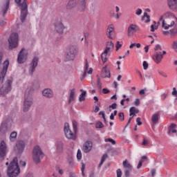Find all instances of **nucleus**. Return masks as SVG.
Segmentation results:
<instances>
[{"instance_id":"obj_52","label":"nucleus","mask_w":177,"mask_h":177,"mask_svg":"<svg viewBox=\"0 0 177 177\" xmlns=\"http://www.w3.org/2000/svg\"><path fill=\"white\" fill-rule=\"evenodd\" d=\"M144 17H147V20L145 21L147 23H150V17L147 15V12L144 13Z\"/></svg>"},{"instance_id":"obj_16","label":"nucleus","mask_w":177,"mask_h":177,"mask_svg":"<svg viewBox=\"0 0 177 177\" xmlns=\"http://www.w3.org/2000/svg\"><path fill=\"white\" fill-rule=\"evenodd\" d=\"M93 147V143L92 141L87 140L83 145V151L84 153H88L92 151V148Z\"/></svg>"},{"instance_id":"obj_32","label":"nucleus","mask_w":177,"mask_h":177,"mask_svg":"<svg viewBox=\"0 0 177 177\" xmlns=\"http://www.w3.org/2000/svg\"><path fill=\"white\" fill-rule=\"evenodd\" d=\"M17 138V132L12 131L10 135V142H16Z\"/></svg>"},{"instance_id":"obj_42","label":"nucleus","mask_w":177,"mask_h":177,"mask_svg":"<svg viewBox=\"0 0 177 177\" xmlns=\"http://www.w3.org/2000/svg\"><path fill=\"white\" fill-rule=\"evenodd\" d=\"M77 160H81L82 158V153H81L80 149L77 150Z\"/></svg>"},{"instance_id":"obj_8","label":"nucleus","mask_w":177,"mask_h":177,"mask_svg":"<svg viewBox=\"0 0 177 177\" xmlns=\"http://www.w3.org/2000/svg\"><path fill=\"white\" fill-rule=\"evenodd\" d=\"M53 26L55 30L58 34H63L64 32V30H66V26H64L62 18H57L54 21Z\"/></svg>"},{"instance_id":"obj_14","label":"nucleus","mask_w":177,"mask_h":177,"mask_svg":"<svg viewBox=\"0 0 177 177\" xmlns=\"http://www.w3.org/2000/svg\"><path fill=\"white\" fill-rule=\"evenodd\" d=\"M3 64L4 66L0 75V84H2L3 82L5 77L6 75V73H8V68L9 67V61H5Z\"/></svg>"},{"instance_id":"obj_10","label":"nucleus","mask_w":177,"mask_h":177,"mask_svg":"<svg viewBox=\"0 0 177 177\" xmlns=\"http://www.w3.org/2000/svg\"><path fill=\"white\" fill-rule=\"evenodd\" d=\"M64 131L67 139L75 140V134H74L73 132L71 131V129H70V124H68V122L64 124Z\"/></svg>"},{"instance_id":"obj_64","label":"nucleus","mask_w":177,"mask_h":177,"mask_svg":"<svg viewBox=\"0 0 177 177\" xmlns=\"http://www.w3.org/2000/svg\"><path fill=\"white\" fill-rule=\"evenodd\" d=\"M26 161H20L19 162V165H21V167H26Z\"/></svg>"},{"instance_id":"obj_56","label":"nucleus","mask_w":177,"mask_h":177,"mask_svg":"<svg viewBox=\"0 0 177 177\" xmlns=\"http://www.w3.org/2000/svg\"><path fill=\"white\" fill-rule=\"evenodd\" d=\"M109 109H112L113 110H115L117 109V104L113 103L111 105L109 106Z\"/></svg>"},{"instance_id":"obj_5","label":"nucleus","mask_w":177,"mask_h":177,"mask_svg":"<svg viewBox=\"0 0 177 177\" xmlns=\"http://www.w3.org/2000/svg\"><path fill=\"white\" fill-rule=\"evenodd\" d=\"M44 152L39 146H35L32 151V160L35 164H39L41 160L44 158Z\"/></svg>"},{"instance_id":"obj_25","label":"nucleus","mask_w":177,"mask_h":177,"mask_svg":"<svg viewBox=\"0 0 177 177\" xmlns=\"http://www.w3.org/2000/svg\"><path fill=\"white\" fill-rule=\"evenodd\" d=\"M127 32L129 37H132V35H133V32H136V25H130L128 28Z\"/></svg>"},{"instance_id":"obj_31","label":"nucleus","mask_w":177,"mask_h":177,"mask_svg":"<svg viewBox=\"0 0 177 177\" xmlns=\"http://www.w3.org/2000/svg\"><path fill=\"white\" fill-rule=\"evenodd\" d=\"M106 48H107L111 52H113V50L114 49V43H113V41L106 42Z\"/></svg>"},{"instance_id":"obj_11","label":"nucleus","mask_w":177,"mask_h":177,"mask_svg":"<svg viewBox=\"0 0 177 177\" xmlns=\"http://www.w3.org/2000/svg\"><path fill=\"white\" fill-rule=\"evenodd\" d=\"M27 51H26V49L22 48L20 52L18 54L17 57V62L19 64H23V63H25L27 60Z\"/></svg>"},{"instance_id":"obj_45","label":"nucleus","mask_w":177,"mask_h":177,"mask_svg":"<svg viewBox=\"0 0 177 177\" xmlns=\"http://www.w3.org/2000/svg\"><path fill=\"white\" fill-rule=\"evenodd\" d=\"M118 115H119V118H120V120H121V121H124V120H125L124 113L120 112L118 113Z\"/></svg>"},{"instance_id":"obj_54","label":"nucleus","mask_w":177,"mask_h":177,"mask_svg":"<svg viewBox=\"0 0 177 177\" xmlns=\"http://www.w3.org/2000/svg\"><path fill=\"white\" fill-rule=\"evenodd\" d=\"M171 95H173V96H175L177 99V91H176V88L174 87L173 88V91L171 93Z\"/></svg>"},{"instance_id":"obj_13","label":"nucleus","mask_w":177,"mask_h":177,"mask_svg":"<svg viewBox=\"0 0 177 177\" xmlns=\"http://www.w3.org/2000/svg\"><path fill=\"white\" fill-rule=\"evenodd\" d=\"M10 4V0H4L0 9V15L4 17L5 15L8 12L9 9V5Z\"/></svg>"},{"instance_id":"obj_51","label":"nucleus","mask_w":177,"mask_h":177,"mask_svg":"<svg viewBox=\"0 0 177 177\" xmlns=\"http://www.w3.org/2000/svg\"><path fill=\"white\" fill-rule=\"evenodd\" d=\"M156 52H160L161 50V46L160 44H157L154 48Z\"/></svg>"},{"instance_id":"obj_9","label":"nucleus","mask_w":177,"mask_h":177,"mask_svg":"<svg viewBox=\"0 0 177 177\" xmlns=\"http://www.w3.org/2000/svg\"><path fill=\"white\" fill-rule=\"evenodd\" d=\"M32 103H34L32 97L30 95H25V99L23 105V111L24 113H27V111H28V110L31 109Z\"/></svg>"},{"instance_id":"obj_47","label":"nucleus","mask_w":177,"mask_h":177,"mask_svg":"<svg viewBox=\"0 0 177 177\" xmlns=\"http://www.w3.org/2000/svg\"><path fill=\"white\" fill-rule=\"evenodd\" d=\"M105 142H110L113 145H115L116 143L115 140H113L112 138H106Z\"/></svg>"},{"instance_id":"obj_44","label":"nucleus","mask_w":177,"mask_h":177,"mask_svg":"<svg viewBox=\"0 0 177 177\" xmlns=\"http://www.w3.org/2000/svg\"><path fill=\"white\" fill-rule=\"evenodd\" d=\"M116 174L117 177H122V171H121V169H118L116 170Z\"/></svg>"},{"instance_id":"obj_34","label":"nucleus","mask_w":177,"mask_h":177,"mask_svg":"<svg viewBox=\"0 0 177 177\" xmlns=\"http://www.w3.org/2000/svg\"><path fill=\"white\" fill-rule=\"evenodd\" d=\"M8 132V127L5 124H1L0 127V133H6Z\"/></svg>"},{"instance_id":"obj_63","label":"nucleus","mask_w":177,"mask_h":177,"mask_svg":"<svg viewBox=\"0 0 177 177\" xmlns=\"http://www.w3.org/2000/svg\"><path fill=\"white\" fill-rule=\"evenodd\" d=\"M151 176H152V177L156 176V169H152L151 170Z\"/></svg>"},{"instance_id":"obj_12","label":"nucleus","mask_w":177,"mask_h":177,"mask_svg":"<svg viewBox=\"0 0 177 177\" xmlns=\"http://www.w3.org/2000/svg\"><path fill=\"white\" fill-rule=\"evenodd\" d=\"M38 62H39V58H38V57H35L32 60L29 68V74L30 75H32V74H34L35 68H37V67L38 66Z\"/></svg>"},{"instance_id":"obj_40","label":"nucleus","mask_w":177,"mask_h":177,"mask_svg":"<svg viewBox=\"0 0 177 177\" xmlns=\"http://www.w3.org/2000/svg\"><path fill=\"white\" fill-rule=\"evenodd\" d=\"M56 171H57V172L59 175H63V174H64V171H63V169H62V167H60V166L56 167Z\"/></svg>"},{"instance_id":"obj_1","label":"nucleus","mask_w":177,"mask_h":177,"mask_svg":"<svg viewBox=\"0 0 177 177\" xmlns=\"http://www.w3.org/2000/svg\"><path fill=\"white\" fill-rule=\"evenodd\" d=\"M160 21H162V28L163 35H170L171 38H175L177 35V18L172 12H167L162 15L160 18Z\"/></svg>"},{"instance_id":"obj_62","label":"nucleus","mask_w":177,"mask_h":177,"mask_svg":"<svg viewBox=\"0 0 177 177\" xmlns=\"http://www.w3.org/2000/svg\"><path fill=\"white\" fill-rule=\"evenodd\" d=\"M131 171V170H128V169H126L124 171V176L125 177H129V171Z\"/></svg>"},{"instance_id":"obj_3","label":"nucleus","mask_w":177,"mask_h":177,"mask_svg":"<svg viewBox=\"0 0 177 177\" xmlns=\"http://www.w3.org/2000/svg\"><path fill=\"white\" fill-rule=\"evenodd\" d=\"M15 2L19 5L21 9V23H24L26 19H27V15H28V6H27V3L26 0H15Z\"/></svg>"},{"instance_id":"obj_58","label":"nucleus","mask_w":177,"mask_h":177,"mask_svg":"<svg viewBox=\"0 0 177 177\" xmlns=\"http://www.w3.org/2000/svg\"><path fill=\"white\" fill-rule=\"evenodd\" d=\"M176 133V129H169V134Z\"/></svg>"},{"instance_id":"obj_4","label":"nucleus","mask_w":177,"mask_h":177,"mask_svg":"<svg viewBox=\"0 0 177 177\" xmlns=\"http://www.w3.org/2000/svg\"><path fill=\"white\" fill-rule=\"evenodd\" d=\"M78 6L79 10L84 12L86 6V0H70L66 6L67 9H73Z\"/></svg>"},{"instance_id":"obj_35","label":"nucleus","mask_w":177,"mask_h":177,"mask_svg":"<svg viewBox=\"0 0 177 177\" xmlns=\"http://www.w3.org/2000/svg\"><path fill=\"white\" fill-rule=\"evenodd\" d=\"M95 128L97 129H102V128H104V124L100 121H97L95 123Z\"/></svg>"},{"instance_id":"obj_30","label":"nucleus","mask_w":177,"mask_h":177,"mask_svg":"<svg viewBox=\"0 0 177 177\" xmlns=\"http://www.w3.org/2000/svg\"><path fill=\"white\" fill-rule=\"evenodd\" d=\"M122 165L125 169H128L129 171H132V165L129 163L128 160H125L122 162Z\"/></svg>"},{"instance_id":"obj_36","label":"nucleus","mask_w":177,"mask_h":177,"mask_svg":"<svg viewBox=\"0 0 177 177\" xmlns=\"http://www.w3.org/2000/svg\"><path fill=\"white\" fill-rule=\"evenodd\" d=\"M86 96V91H83V93H82L80 95L79 102H84V100H85Z\"/></svg>"},{"instance_id":"obj_29","label":"nucleus","mask_w":177,"mask_h":177,"mask_svg":"<svg viewBox=\"0 0 177 177\" xmlns=\"http://www.w3.org/2000/svg\"><path fill=\"white\" fill-rule=\"evenodd\" d=\"M75 97V88H73L72 90H70V95H69V100L68 103H71V102H74Z\"/></svg>"},{"instance_id":"obj_33","label":"nucleus","mask_w":177,"mask_h":177,"mask_svg":"<svg viewBox=\"0 0 177 177\" xmlns=\"http://www.w3.org/2000/svg\"><path fill=\"white\" fill-rule=\"evenodd\" d=\"M158 115H160L158 113H155L151 117V122L153 124H158Z\"/></svg>"},{"instance_id":"obj_37","label":"nucleus","mask_w":177,"mask_h":177,"mask_svg":"<svg viewBox=\"0 0 177 177\" xmlns=\"http://www.w3.org/2000/svg\"><path fill=\"white\" fill-rule=\"evenodd\" d=\"M106 158H107V154L104 153L102 157V160L98 165V168H100V167H102V165H103V162H104V161H106Z\"/></svg>"},{"instance_id":"obj_59","label":"nucleus","mask_w":177,"mask_h":177,"mask_svg":"<svg viewBox=\"0 0 177 177\" xmlns=\"http://www.w3.org/2000/svg\"><path fill=\"white\" fill-rule=\"evenodd\" d=\"M135 106H139L140 104V100L138 98L136 99V101L134 102Z\"/></svg>"},{"instance_id":"obj_23","label":"nucleus","mask_w":177,"mask_h":177,"mask_svg":"<svg viewBox=\"0 0 177 177\" xmlns=\"http://www.w3.org/2000/svg\"><path fill=\"white\" fill-rule=\"evenodd\" d=\"M111 53V51L110 50L105 48V50L101 55V59H102L103 63H106V62H107V60H108L107 55H110Z\"/></svg>"},{"instance_id":"obj_41","label":"nucleus","mask_w":177,"mask_h":177,"mask_svg":"<svg viewBox=\"0 0 177 177\" xmlns=\"http://www.w3.org/2000/svg\"><path fill=\"white\" fill-rule=\"evenodd\" d=\"M97 86L98 89L102 90V82H100V78H99V75H97Z\"/></svg>"},{"instance_id":"obj_6","label":"nucleus","mask_w":177,"mask_h":177,"mask_svg":"<svg viewBox=\"0 0 177 177\" xmlns=\"http://www.w3.org/2000/svg\"><path fill=\"white\" fill-rule=\"evenodd\" d=\"M13 82V78L10 77L5 84L0 88V95L5 96V95H8L9 92L12 91V84Z\"/></svg>"},{"instance_id":"obj_15","label":"nucleus","mask_w":177,"mask_h":177,"mask_svg":"<svg viewBox=\"0 0 177 177\" xmlns=\"http://www.w3.org/2000/svg\"><path fill=\"white\" fill-rule=\"evenodd\" d=\"M8 153V146H6V142L2 140L0 142V157L1 158H4Z\"/></svg>"},{"instance_id":"obj_46","label":"nucleus","mask_w":177,"mask_h":177,"mask_svg":"<svg viewBox=\"0 0 177 177\" xmlns=\"http://www.w3.org/2000/svg\"><path fill=\"white\" fill-rule=\"evenodd\" d=\"M142 66H143L144 70H147V68H149V64H147V62L146 61L143 62Z\"/></svg>"},{"instance_id":"obj_22","label":"nucleus","mask_w":177,"mask_h":177,"mask_svg":"<svg viewBox=\"0 0 177 177\" xmlns=\"http://www.w3.org/2000/svg\"><path fill=\"white\" fill-rule=\"evenodd\" d=\"M110 77H111L110 71L107 69V66L104 67L101 73V77L110 78Z\"/></svg>"},{"instance_id":"obj_55","label":"nucleus","mask_w":177,"mask_h":177,"mask_svg":"<svg viewBox=\"0 0 177 177\" xmlns=\"http://www.w3.org/2000/svg\"><path fill=\"white\" fill-rule=\"evenodd\" d=\"M142 9L138 8L136 11V15H137V16H140V15H142Z\"/></svg>"},{"instance_id":"obj_24","label":"nucleus","mask_w":177,"mask_h":177,"mask_svg":"<svg viewBox=\"0 0 177 177\" xmlns=\"http://www.w3.org/2000/svg\"><path fill=\"white\" fill-rule=\"evenodd\" d=\"M77 57V55L73 54V53H69L68 51H66V55H65V60L66 62H70L74 60L75 57Z\"/></svg>"},{"instance_id":"obj_39","label":"nucleus","mask_w":177,"mask_h":177,"mask_svg":"<svg viewBox=\"0 0 177 177\" xmlns=\"http://www.w3.org/2000/svg\"><path fill=\"white\" fill-rule=\"evenodd\" d=\"M93 73V69L92 68H90L88 71H84V73L82 75V78H85L86 77V74H92Z\"/></svg>"},{"instance_id":"obj_61","label":"nucleus","mask_w":177,"mask_h":177,"mask_svg":"<svg viewBox=\"0 0 177 177\" xmlns=\"http://www.w3.org/2000/svg\"><path fill=\"white\" fill-rule=\"evenodd\" d=\"M102 92L103 93H104L105 95H107V93H110V90L107 89V88H103L102 89Z\"/></svg>"},{"instance_id":"obj_38","label":"nucleus","mask_w":177,"mask_h":177,"mask_svg":"<svg viewBox=\"0 0 177 177\" xmlns=\"http://www.w3.org/2000/svg\"><path fill=\"white\" fill-rule=\"evenodd\" d=\"M73 131L75 132V133H76L77 131H78V123L77 122V121L73 120Z\"/></svg>"},{"instance_id":"obj_17","label":"nucleus","mask_w":177,"mask_h":177,"mask_svg":"<svg viewBox=\"0 0 177 177\" xmlns=\"http://www.w3.org/2000/svg\"><path fill=\"white\" fill-rule=\"evenodd\" d=\"M164 57V55H162V53H161V51H156L155 52L153 59L156 64H159V63H161V60H162Z\"/></svg>"},{"instance_id":"obj_7","label":"nucleus","mask_w":177,"mask_h":177,"mask_svg":"<svg viewBox=\"0 0 177 177\" xmlns=\"http://www.w3.org/2000/svg\"><path fill=\"white\" fill-rule=\"evenodd\" d=\"M19 45V35L17 33H12L8 38L9 49H15Z\"/></svg>"},{"instance_id":"obj_48","label":"nucleus","mask_w":177,"mask_h":177,"mask_svg":"<svg viewBox=\"0 0 177 177\" xmlns=\"http://www.w3.org/2000/svg\"><path fill=\"white\" fill-rule=\"evenodd\" d=\"M81 171H82V176H85V173H84V171H85V164H84V163L82 164Z\"/></svg>"},{"instance_id":"obj_50","label":"nucleus","mask_w":177,"mask_h":177,"mask_svg":"<svg viewBox=\"0 0 177 177\" xmlns=\"http://www.w3.org/2000/svg\"><path fill=\"white\" fill-rule=\"evenodd\" d=\"M149 145V140H147L146 138L143 139V141L142 142V146H147Z\"/></svg>"},{"instance_id":"obj_43","label":"nucleus","mask_w":177,"mask_h":177,"mask_svg":"<svg viewBox=\"0 0 177 177\" xmlns=\"http://www.w3.org/2000/svg\"><path fill=\"white\" fill-rule=\"evenodd\" d=\"M172 49L175 50L177 52V41H174L171 45Z\"/></svg>"},{"instance_id":"obj_20","label":"nucleus","mask_w":177,"mask_h":177,"mask_svg":"<svg viewBox=\"0 0 177 177\" xmlns=\"http://www.w3.org/2000/svg\"><path fill=\"white\" fill-rule=\"evenodd\" d=\"M66 52L73 53V55H77V53H78V47H77L75 44H70L69 46H68Z\"/></svg>"},{"instance_id":"obj_21","label":"nucleus","mask_w":177,"mask_h":177,"mask_svg":"<svg viewBox=\"0 0 177 177\" xmlns=\"http://www.w3.org/2000/svg\"><path fill=\"white\" fill-rule=\"evenodd\" d=\"M16 147L19 153H23L24 147H26V142L23 140H19L16 143Z\"/></svg>"},{"instance_id":"obj_57","label":"nucleus","mask_w":177,"mask_h":177,"mask_svg":"<svg viewBox=\"0 0 177 177\" xmlns=\"http://www.w3.org/2000/svg\"><path fill=\"white\" fill-rule=\"evenodd\" d=\"M88 68H89V64H88V60L86 59V64L84 66V71H88Z\"/></svg>"},{"instance_id":"obj_18","label":"nucleus","mask_w":177,"mask_h":177,"mask_svg":"<svg viewBox=\"0 0 177 177\" xmlns=\"http://www.w3.org/2000/svg\"><path fill=\"white\" fill-rule=\"evenodd\" d=\"M167 5L173 12H177V0H167Z\"/></svg>"},{"instance_id":"obj_60","label":"nucleus","mask_w":177,"mask_h":177,"mask_svg":"<svg viewBox=\"0 0 177 177\" xmlns=\"http://www.w3.org/2000/svg\"><path fill=\"white\" fill-rule=\"evenodd\" d=\"M142 119L140 118H137L136 119V122H137V125H142Z\"/></svg>"},{"instance_id":"obj_26","label":"nucleus","mask_w":177,"mask_h":177,"mask_svg":"<svg viewBox=\"0 0 177 177\" xmlns=\"http://www.w3.org/2000/svg\"><path fill=\"white\" fill-rule=\"evenodd\" d=\"M64 147V144L62 141H59L57 142V152L61 154L63 153V149Z\"/></svg>"},{"instance_id":"obj_19","label":"nucleus","mask_w":177,"mask_h":177,"mask_svg":"<svg viewBox=\"0 0 177 177\" xmlns=\"http://www.w3.org/2000/svg\"><path fill=\"white\" fill-rule=\"evenodd\" d=\"M42 95L44 97H47V99H52L53 97V91L50 88H45L42 91Z\"/></svg>"},{"instance_id":"obj_27","label":"nucleus","mask_w":177,"mask_h":177,"mask_svg":"<svg viewBox=\"0 0 177 177\" xmlns=\"http://www.w3.org/2000/svg\"><path fill=\"white\" fill-rule=\"evenodd\" d=\"M130 117H135L138 113H139V109H136L135 106H132L129 109Z\"/></svg>"},{"instance_id":"obj_2","label":"nucleus","mask_w":177,"mask_h":177,"mask_svg":"<svg viewBox=\"0 0 177 177\" xmlns=\"http://www.w3.org/2000/svg\"><path fill=\"white\" fill-rule=\"evenodd\" d=\"M7 174L9 177H16L20 174V168L17 162V157L13 158L8 168Z\"/></svg>"},{"instance_id":"obj_28","label":"nucleus","mask_w":177,"mask_h":177,"mask_svg":"<svg viewBox=\"0 0 177 177\" xmlns=\"http://www.w3.org/2000/svg\"><path fill=\"white\" fill-rule=\"evenodd\" d=\"M113 31H114V27H113V25H109L106 31V35L109 39H113L111 37V32H113Z\"/></svg>"},{"instance_id":"obj_53","label":"nucleus","mask_w":177,"mask_h":177,"mask_svg":"<svg viewBox=\"0 0 177 177\" xmlns=\"http://www.w3.org/2000/svg\"><path fill=\"white\" fill-rule=\"evenodd\" d=\"M142 165H143V160H140L137 166V169H140V168H142Z\"/></svg>"},{"instance_id":"obj_49","label":"nucleus","mask_w":177,"mask_h":177,"mask_svg":"<svg viewBox=\"0 0 177 177\" xmlns=\"http://www.w3.org/2000/svg\"><path fill=\"white\" fill-rule=\"evenodd\" d=\"M122 46V44H120V41L116 42V45H115L116 50H118L119 49H120Z\"/></svg>"}]
</instances>
